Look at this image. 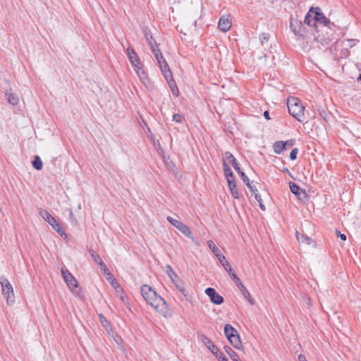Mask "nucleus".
Masks as SVG:
<instances>
[{
  "mask_svg": "<svg viewBox=\"0 0 361 361\" xmlns=\"http://www.w3.org/2000/svg\"><path fill=\"white\" fill-rule=\"evenodd\" d=\"M141 294L147 302L154 310L160 314L167 317L169 307L166 300L149 285H142L140 288Z\"/></svg>",
  "mask_w": 361,
  "mask_h": 361,
  "instance_id": "nucleus-1",
  "label": "nucleus"
},
{
  "mask_svg": "<svg viewBox=\"0 0 361 361\" xmlns=\"http://www.w3.org/2000/svg\"><path fill=\"white\" fill-rule=\"evenodd\" d=\"M304 22L309 26L314 27L317 32H319L321 28L329 27L331 24L330 20L317 9H310L305 18Z\"/></svg>",
  "mask_w": 361,
  "mask_h": 361,
  "instance_id": "nucleus-2",
  "label": "nucleus"
},
{
  "mask_svg": "<svg viewBox=\"0 0 361 361\" xmlns=\"http://www.w3.org/2000/svg\"><path fill=\"white\" fill-rule=\"evenodd\" d=\"M61 273L72 294L77 298L82 299L84 297L83 291L75 277L65 268L61 269Z\"/></svg>",
  "mask_w": 361,
  "mask_h": 361,
  "instance_id": "nucleus-3",
  "label": "nucleus"
},
{
  "mask_svg": "<svg viewBox=\"0 0 361 361\" xmlns=\"http://www.w3.org/2000/svg\"><path fill=\"white\" fill-rule=\"evenodd\" d=\"M39 214L41 217L47 222L54 230H55L62 238H67V234L63 230L61 225L56 219L46 209H40Z\"/></svg>",
  "mask_w": 361,
  "mask_h": 361,
  "instance_id": "nucleus-4",
  "label": "nucleus"
},
{
  "mask_svg": "<svg viewBox=\"0 0 361 361\" xmlns=\"http://www.w3.org/2000/svg\"><path fill=\"white\" fill-rule=\"evenodd\" d=\"M166 219L171 224L176 227L183 235L190 238L195 245H200V243H198L197 239L192 235L190 228L187 225L177 219H173L171 216H167Z\"/></svg>",
  "mask_w": 361,
  "mask_h": 361,
  "instance_id": "nucleus-5",
  "label": "nucleus"
},
{
  "mask_svg": "<svg viewBox=\"0 0 361 361\" xmlns=\"http://www.w3.org/2000/svg\"><path fill=\"white\" fill-rule=\"evenodd\" d=\"M0 283L1 286L2 294L6 299L7 304H13L14 302L15 297L12 285L7 279H3L0 281Z\"/></svg>",
  "mask_w": 361,
  "mask_h": 361,
  "instance_id": "nucleus-6",
  "label": "nucleus"
},
{
  "mask_svg": "<svg viewBox=\"0 0 361 361\" xmlns=\"http://www.w3.org/2000/svg\"><path fill=\"white\" fill-rule=\"evenodd\" d=\"M152 53L154 54L155 59L159 66V68L163 74V75H166L168 77L170 76V68L164 58L162 53L158 49H153Z\"/></svg>",
  "mask_w": 361,
  "mask_h": 361,
  "instance_id": "nucleus-7",
  "label": "nucleus"
},
{
  "mask_svg": "<svg viewBox=\"0 0 361 361\" xmlns=\"http://www.w3.org/2000/svg\"><path fill=\"white\" fill-rule=\"evenodd\" d=\"M287 108L288 113H302L305 111L302 101L294 97L287 99Z\"/></svg>",
  "mask_w": 361,
  "mask_h": 361,
  "instance_id": "nucleus-8",
  "label": "nucleus"
},
{
  "mask_svg": "<svg viewBox=\"0 0 361 361\" xmlns=\"http://www.w3.org/2000/svg\"><path fill=\"white\" fill-rule=\"evenodd\" d=\"M135 71L139 78L140 80L147 88L152 87V82L145 73L142 63L138 66L135 67Z\"/></svg>",
  "mask_w": 361,
  "mask_h": 361,
  "instance_id": "nucleus-9",
  "label": "nucleus"
},
{
  "mask_svg": "<svg viewBox=\"0 0 361 361\" xmlns=\"http://www.w3.org/2000/svg\"><path fill=\"white\" fill-rule=\"evenodd\" d=\"M209 298L210 301L215 305H221L224 302V298L219 295L214 288H207L204 291Z\"/></svg>",
  "mask_w": 361,
  "mask_h": 361,
  "instance_id": "nucleus-10",
  "label": "nucleus"
},
{
  "mask_svg": "<svg viewBox=\"0 0 361 361\" xmlns=\"http://www.w3.org/2000/svg\"><path fill=\"white\" fill-rule=\"evenodd\" d=\"M231 25L232 23L228 16L224 15L219 20L218 27L221 32H226L231 29Z\"/></svg>",
  "mask_w": 361,
  "mask_h": 361,
  "instance_id": "nucleus-11",
  "label": "nucleus"
},
{
  "mask_svg": "<svg viewBox=\"0 0 361 361\" xmlns=\"http://www.w3.org/2000/svg\"><path fill=\"white\" fill-rule=\"evenodd\" d=\"M126 52L130 63L134 67L138 66L142 64V62L139 56H137V54H136L133 49L128 47L126 50Z\"/></svg>",
  "mask_w": 361,
  "mask_h": 361,
  "instance_id": "nucleus-12",
  "label": "nucleus"
},
{
  "mask_svg": "<svg viewBox=\"0 0 361 361\" xmlns=\"http://www.w3.org/2000/svg\"><path fill=\"white\" fill-rule=\"evenodd\" d=\"M290 190L300 200H302L306 197L305 192L294 183H290Z\"/></svg>",
  "mask_w": 361,
  "mask_h": 361,
  "instance_id": "nucleus-13",
  "label": "nucleus"
},
{
  "mask_svg": "<svg viewBox=\"0 0 361 361\" xmlns=\"http://www.w3.org/2000/svg\"><path fill=\"white\" fill-rule=\"evenodd\" d=\"M165 79L166 80L168 84H169V88L172 92V94L176 96V97H178V94H179V91H178V89L176 86V84L172 77V73L170 71V76L168 77L166 75H164Z\"/></svg>",
  "mask_w": 361,
  "mask_h": 361,
  "instance_id": "nucleus-14",
  "label": "nucleus"
},
{
  "mask_svg": "<svg viewBox=\"0 0 361 361\" xmlns=\"http://www.w3.org/2000/svg\"><path fill=\"white\" fill-rule=\"evenodd\" d=\"M228 340L235 348L238 350H240L242 348V343L238 332L235 334L228 337Z\"/></svg>",
  "mask_w": 361,
  "mask_h": 361,
  "instance_id": "nucleus-15",
  "label": "nucleus"
},
{
  "mask_svg": "<svg viewBox=\"0 0 361 361\" xmlns=\"http://www.w3.org/2000/svg\"><path fill=\"white\" fill-rule=\"evenodd\" d=\"M287 145H291L292 143L289 144V142L276 141L274 144V151L276 154H281L285 149Z\"/></svg>",
  "mask_w": 361,
  "mask_h": 361,
  "instance_id": "nucleus-16",
  "label": "nucleus"
},
{
  "mask_svg": "<svg viewBox=\"0 0 361 361\" xmlns=\"http://www.w3.org/2000/svg\"><path fill=\"white\" fill-rule=\"evenodd\" d=\"M223 162L226 163H230L233 167L235 166L236 164H238V161H236L235 158L233 157V155L229 152H226L223 155Z\"/></svg>",
  "mask_w": 361,
  "mask_h": 361,
  "instance_id": "nucleus-17",
  "label": "nucleus"
},
{
  "mask_svg": "<svg viewBox=\"0 0 361 361\" xmlns=\"http://www.w3.org/2000/svg\"><path fill=\"white\" fill-rule=\"evenodd\" d=\"M227 183H228V185L229 190L231 191V195L235 199H238L239 193H238V189H237V187H236V185L235 183V179H233L231 180H228V181H227Z\"/></svg>",
  "mask_w": 361,
  "mask_h": 361,
  "instance_id": "nucleus-18",
  "label": "nucleus"
},
{
  "mask_svg": "<svg viewBox=\"0 0 361 361\" xmlns=\"http://www.w3.org/2000/svg\"><path fill=\"white\" fill-rule=\"evenodd\" d=\"M217 259L227 273L231 272L233 270L231 264L228 262L224 255L222 256H219V258Z\"/></svg>",
  "mask_w": 361,
  "mask_h": 361,
  "instance_id": "nucleus-19",
  "label": "nucleus"
},
{
  "mask_svg": "<svg viewBox=\"0 0 361 361\" xmlns=\"http://www.w3.org/2000/svg\"><path fill=\"white\" fill-rule=\"evenodd\" d=\"M296 238L300 244L310 245L312 241L310 237L306 235L300 234L298 231H296Z\"/></svg>",
  "mask_w": 361,
  "mask_h": 361,
  "instance_id": "nucleus-20",
  "label": "nucleus"
},
{
  "mask_svg": "<svg viewBox=\"0 0 361 361\" xmlns=\"http://www.w3.org/2000/svg\"><path fill=\"white\" fill-rule=\"evenodd\" d=\"M207 243L209 248L211 250V251L213 252V254L216 256V258H219V256L223 255V254H221L220 250L216 247L213 240H207Z\"/></svg>",
  "mask_w": 361,
  "mask_h": 361,
  "instance_id": "nucleus-21",
  "label": "nucleus"
},
{
  "mask_svg": "<svg viewBox=\"0 0 361 361\" xmlns=\"http://www.w3.org/2000/svg\"><path fill=\"white\" fill-rule=\"evenodd\" d=\"M6 96L7 97L8 102L12 105H16L19 102L18 95L11 91L6 92Z\"/></svg>",
  "mask_w": 361,
  "mask_h": 361,
  "instance_id": "nucleus-22",
  "label": "nucleus"
},
{
  "mask_svg": "<svg viewBox=\"0 0 361 361\" xmlns=\"http://www.w3.org/2000/svg\"><path fill=\"white\" fill-rule=\"evenodd\" d=\"M165 271H166V274L169 276V277L170 278V279L171 280V281L173 283H175V281L178 278V276L176 274V273L173 271L171 266L169 265V264L166 265L165 267Z\"/></svg>",
  "mask_w": 361,
  "mask_h": 361,
  "instance_id": "nucleus-23",
  "label": "nucleus"
},
{
  "mask_svg": "<svg viewBox=\"0 0 361 361\" xmlns=\"http://www.w3.org/2000/svg\"><path fill=\"white\" fill-rule=\"evenodd\" d=\"M223 166H224V175L226 176V180L228 181V180H231L235 179L234 176L228 166V164L226 163V162H223Z\"/></svg>",
  "mask_w": 361,
  "mask_h": 361,
  "instance_id": "nucleus-24",
  "label": "nucleus"
},
{
  "mask_svg": "<svg viewBox=\"0 0 361 361\" xmlns=\"http://www.w3.org/2000/svg\"><path fill=\"white\" fill-rule=\"evenodd\" d=\"M224 349L233 361H241L237 353L233 351L229 346L226 345L224 346Z\"/></svg>",
  "mask_w": 361,
  "mask_h": 361,
  "instance_id": "nucleus-25",
  "label": "nucleus"
},
{
  "mask_svg": "<svg viewBox=\"0 0 361 361\" xmlns=\"http://www.w3.org/2000/svg\"><path fill=\"white\" fill-rule=\"evenodd\" d=\"M145 39L152 51H153V49H158L156 42L154 41V39H153L152 36L150 34L146 32Z\"/></svg>",
  "mask_w": 361,
  "mask_h": 361,
  "instance_id": "nucleus-26",
  "label": "nucleus"
},
{
  "mask_svg": "<svg viewBox=\"0 0 361 361\" xmlns=\"http://www.w3.org/2000/svg\"><path fill=\"white\" fill-rule=\"evenodd\" d=\"M238 331L231 324H226L224 326V334L228 338V337L235 334Z\"/></svg>",
  "mask_w": 361,
  "mask_h": 361,
  "instance_id": "nucleus-27",
  "label": "nucleus"
},
{
  "mask_svg": "<svg viewBox=\"0 0 361 361\" xmlns=\"http://www.w3.org/2000/svg\"><path fill=\"white\" fill-rule=\"evenodd\" d=\"M89 253L91 255L94 262L97 263L99 266L104 263L100 256L95 251L90 249L89 250Z\"/></svg>",
  "mask_w": 361,
  "mask_h": 361,
  "instance_id": "nucleus-28",
  "label": "nucleus"
},
{
  "mask_svg": "<svg viewBox=\"0 0 361 361\" xmlns=\"http://www.w3.org/2000/svg\"><path fill=\"white\" fill-rule=\"evenodd\" d=\"M100 322L102 324L104 328L106 330V331L110 334L112 331L111 328L110 327L109 323L107 319L102 314L99 315Z\"/></svg>",
  "mask_w": 361,
  "mask_h": 361,
  "instance_id": "nucleus-29",
  "label": "nucleus"
},
{
  "mask_svg": "<svg viewBox=\"0 0 361 361\" xmlns=\"http://www.w3.org/2000/svg\"><path fill=\"white\" fill-rule=\"evenodd\" d=\"M201 341L202 343L209 350L212 349V347H214L215 345L213 343V342L207 336H202L201 338Z\"/></svg>",
  "mask_w": 361,
  "mask_h": 361,
  "instance_id": "nucleus-30",
  "label": "nucleus"
},
{
  "mask_svg": "<svg viewBox=\"0 0 361 361\" xmlns=\"http://www.w3.org/2000/svg\"><path fill=\"white\" fill-rule=\"evenodd\" d=\"M42 161L39 156H35L32 161L33 167L39 171L42 169Z\"/></svg>",
  "mask_w": 361,
  "mask_h": 361,
  "instance_id": "nucleus-31",
  "label": "nucleus"
},
{
  "mask_svg": "<svg viewBox=\"0 0 361 361\" xmlns=\"http://www.w3.org/2000/svg\"><path fill=\"white\" fill-rule=\"evenodd\" d=\"M357 42L358 41L357 39H344V40L342 41V45L345 47L352 48L353 47H354L357 43Z\"/></svg>",
  "mask_w": 361,
  "mask_h": 361,
  "instance_id": "nucleus-32",
  "label": "nucleus"
},
{
  "mask_svg": "<svg viewBox=\"0 0 361 361\" xmlns=\"http://www.w3.org/2000/svg\"><path fill=\"white\" fill-rule=\"evenodd\" d=\"M211 353L215 355V357L219 360L224 355L223 353L220 352L218 347L215 345L214 347H212V349H211Z\"/></svg>",
  "mask_w": 361,
  "mask_h": 361,
  "instance_id": "nucleus-33",
  "label": "nucleus"
},
{
  "mask_svg": "<svg viewBox=\"0 0 361 361\" xmlns=\"http://www.w3.org/2000/svg\"><path fill=\"white\" fill-rule=\"evenodd\" d=\"M175 286L178 289V290L182 293V294L184 295V296H186V293H185V288L183 287V286L178 281H177V280L175 281V283H173Z\"/></svg>",
  "mask_w": 361,
  "mask_h": 361,
  "instance_id": "nucleus-34",
  "label": "nucleus"
},
{
  "mask_svg": "<svg viewBox=\"0 0 361 361\" xmlns=\"http://www.w3.org/2000/svg\"><path fill=\"white\" fill-rule=\"evenodd\" d=\"M111 285L114 288L116 294H120L123 292V288L120 286V285L117 281Z\"/></svg>",
  "mask_w": 361,
  "mask_h": 361,
  "instance_id": "nucleus-35",
  "label": "nucleus"
},
{
  "mask_svg": "<svg viewBox=\"0 0 361 361\" xmlns=\"http://www.w3.org/2000/svg\"><path fill=\"white\" fill-rule=\"evenodd\" d=\"M240 177L243 182L247 185V188H250V180L245 173H241Z\"/></svg>",
  "mask_w": 361,
  "mask_h": 361,
  "instance_id": "nucleus-36",
  "label": "nucleus"
},
{
  "mask_svg": "<svg viewBox=\"0 0 361 361\" xmlns=\"http://www.w3.org/2000/svg\"><path fill=\"white\" fill-rule=\"evenodd\" d=\"M293 116L300 122H305L306 118L305 114H292Z\"/></svg>",
  "mask_w": 361,
  "mask_h": 361,
  "instance_id": "nucleus-37",
  "label": "nucleus"
},
{
  "mask_svg": "<svg viewBox=\"0 0 361 361\" xmlns=\"http://www.w3.org/2000/svg\"><path fill=\"white\" fill-rule=\"evenodd\" d=\"M99 267H100L102 271L103 272V274L105 276L110 273L109 269L107 268V267L106 266V264L104 263H102L101 265H99Z\"/></svg>",
  "mask_w": 361,
  "mask_h": 361,
  "instance_id": "nucleus-38",
  "label": "nucleus"
},
{
  "mask_svg": "<svg viewBox=\"0 0 361 361\" xmlns=\"http://www.w3.org/2000/svg\"><path fill=\"white\" fill-rule=\"evenodd\" d=\"M240 293H242V295L245 298H248L250 297V294L249 293V291L247 290V288H245V286H244L243 288H241L240 290Z\"/></svg>",
  "mask_w": 361,
  "mask_h": 361,
  "instance_id": "nucleus-39",
  "label": "nucleus"
},
{
  "mask_svg": "<svg viewBox=\"0 0 361 361\" xmlns=\"http://www.w3.org/2000/svg\"><path fill=\"white\" fill-rule=\"evenodd\" d=\"M183 118V114H173V121L175 122H180Z\"/></svg>",
  "mask_w": 361,
  "mask_h": 361,
  "instance_id": "nucleus-40",
  "label": "nucleus"
},
{
  "mask_svg": "<svg viewBox=\"0 0 361 361\" xmlns=\"http://www.w3.org/2000/svg\"><path fill=\"white\" fill-rule=\"evenodd\" d=\"M298 149L296 148L292 149L290 153V159L291 160H295L297 158Z\"/></svg>",
  "mask_w": 361,
  "mask_h": 361,
  "instance_id": "nucleus-41",
  "label": "nucleus"
},
{
  "mask_svg": "<svg viewBox=\"0 0 361 361\" xmlns=\"http://www.w3.org/2000/svg\"><path fill=\"white\" fill-rule=\"evenodd\" d=\"M233 281L236 286L238 288L239 290L245 286L238 277Z\"/></svg>",
  "mask_w": 361,
  "mask_h": 361,
  "instance_id": "nucleus-42",
  "label": "nucleus"
},
{
  "mask_svg": "<svg viewBox=\"0 0 361 361\" xmlns=\"http://www.w3.org/2000/svg\"><path fill=\"white\" fill-rule=\"evenodd\" d=\"M233 281L236 286L238 288L239 290L245 286L238 277Z\"/></svg>",
  "mask_w": 361,
  "mask_h": 361,
  "instance_id": "nucleus-43",
  "label": "nucleus"
},
{
  "mask_svg": "<svg viewBox=\"0 0 361 361\" xmlns=\"http://www.w3.org/2000/svg\"><path fill=\"white\" fill-rule=\"evenodd\" d=\"M233 281L236 286L238 288L239 290L245 286L238 277Z\"/></svg>",
  "mask_w": 361,
  "mask_h": 361,
  "instance_id": "nucleus-44",
  "label": "nucleus"
},
{
  "mask_svg": "<svg viewBox=\"0 0 361 361\" xmlns=\"http://www.w3.org/2000/svg\"><path fill=\"white\" fill-rule=\"evenodd\" d=\"M106 279L108 281L110 282L111 284H112L113 283L116 281V280L115 279L114 276L111 274V272L109 274H108L107 275H106Z\"/></svg>",
  "mask_w": 361,
  "mask_h": 361,
  "instance_id": "nucleus-45",
  "label": "nucleus"
},
{
  "mask_svg": "<svg viewBox=\"0 0 361 361\" xmlns=\"http://www.w3.org/2000/svg\"><path fill=\"white\" fill-rule=\"evenodd\" d=\"M228 274L233 281H235L238 277L234 272L233 269L231 272H228Z\"/></svg>",
  "mask_w": 361,
  "mask_h": 361,
  "instance_id": "nucleus-46",
  "label": "nucleus"
},
{
  "mask_svg": "<svg viewBox=\"0 0 361 361\" xmlns=\"http://www.w3.org/2000/svg\"><path fill=\"white\" fill-rule=\"evenodd\" d=\"M118 296H119V298H121V300L123 302H127V298L123 294V291L120 293V294H117Z\"/></svg>",
  "mask_w": 361,
  "mask_h": 361,
  "instance_id": "nucleus-47",
  "label": "nucleus"
},
{
  "mask_svg": "<svg viewBox=\"0 0 361 361\" xmlns=\"http://www.w3.org/2000/svg\"><path fill=\"white\" fill-rule=\"evenodd\" d=\"M233 168H234V169L238 172V173L240 176L241 175V173H243V172L241 171V169H240V166H239L238 164H236V166H233Z\"/></svg>",
  "mask_w": 361,
  "mask_h": 361,
  "instance_id": "nucleus-48",
  "label": "nucleus"
},
{
  "mask_svg": "<svg viewBox=\"0 0 361 361\" xmlns=\"http://www.w3.org/2000/svg\"><path fill=\"white\" fill-rule=\"evenodd\" d=\"M255 197L256 199V200L258 202H260L262 200V197H261V195L257 192V193H255Z\"/></svg>",
  "mask_w": 361,
  "mask_h": 361,
  "instance_id": "nucleus-49",
  "label": "nucleus"
},
{
  "mask_svg": "<svg viewBox=\"0 0 361 361\" xmlns=\"http://www.w3.org/2000/svg\"><path fill=\"white\" fill-rule=\"evenodd\" d=\"M298 360L299 361H307L305 357L303 355H300L298 356Z\"/></svg>",
  "mask_w": 361,
  "mask_h": 361,
  "instance_id": "nucleus-50",
  "label": "nucleus"
},
{
  "mask_svg": "<svg viewBox=\"0 0 361 361\" xmlns=\"http://www.w3.org/2000/svg\"><path fill=\"white\" fill-rule=\"evenodd\" d=\"M315 39L320 42L321 43H324V40L322 38H320L319 35L315 36Z\"/></svg>",
  "mask_w": 361,
  "mask_h": 361,
  "instance_id": "nucleus-51",
  "label": "nucleus"
},
{
  "mask_svg": "<svg viewBox=\"0 0 361 361\" xmlns=\"http://www.w3.org/2000/svg\"><path fill=\"white\" fill-rule=\"evenodd\" d=\"M249 188V189L251 190V192H252V193H254V194L257 192V189H255V188H253L251 185H250V188Z\"/></svg>",
  "mask_w": 361,
  "mask_h": 361,
  "instance_id": "nucleus-52",
  "label": "nucleus"
},
{
  "mask_svg": "<svg viewBox=\"0 0 361 361\" xmlns=\"http://www.w3.org/2000/svg\"><path fill=\"white\" fill-rule=\"evenodd\" d=\"M249 188V189L251 190V192H252V193H254V194L257 192V189H255V188H253L251 185H250V188Z\"/></svg>",
  "mask_w": 361,
  "mask_h": 361,
  "instance_id": "nucleus-53",
  "label": "nucleus"
},
{
  "mask_svg": "<svg viewBox=\"0 0 361 361\" xmlns=\"http://www.w3.org/2000/svg\"><path fill=\"white\" fill-rule=\"evenodd\" d=\"M259 207L261 208V209L265 210L266 208H265V206L264 205V204L262 203V201L259 202Z\"/></svg>",
  "mask_w": 361,
  "mask_h": 361,
  "instance_id": "nucleus-54",
  "label": "nucleus"
},
{
  "mask_svg": "<svg viewBox=\"0 0 361 361\" xmlns=\"http://www.w3.org/2000/svg\"><path fill=\"white\" fill-rule=\"evenodd\" d=\"M339 236H340L341 240H346V236H345V234L339 233Z\"/></svg>",
  "mask_w": 361,
  "mask_h": 361,
  "instance_id": "nucleus-55",
  "label": "nucleus"
},
{
  "mask_svg": "<svg viewBox=\"0 0 361 361\" xmlns=\"http://www.w3.org/2000/svg\"><path fill=\"white\" fill-rule=\"evenodd\" d=\"M69 214H70V218H71V219H75L74 215H73V212H72V210H71V209H70V210H69Z\"/></svg>",
  "mask_w": 361,
  "mask_h": 361,
  "instance_id": "nucleus-56",
  "label": "nucleus"
},
{
  "mask_svg": "<svg viewBox=\"0 0 361 361\" xmlns=\"http://www.w3.org/2000/svg\"><path fill=\"white\" fill-rule=\"evenodd\" d=\"M219 361H228V359L224 355Z\"/></svg>",
  "mask_w": 361,
  "mask_h": 361,
  "instance_id": "nucleus-57",
  "label": "nucleus"
},
{
  "mask_svg": "<svg viewBox=\"0 0 361 361\" xmlns=\"http://www.w3.org/2000/svg\"><path fill=\"white\" fill-rule=\"evenodd\" d=\"M264 116L267 120L271 119V118L269 117V114H264Z\"/></svg>",
  "mask_w": 361,
  "mask_h": 361,
  "instance_id": "nucleus-58",
  "label": "nucleus"
},
{
  "mask_svg": "<svg viewBox=\"0 0 361 361\" xmlns=\"http://www.w3.org/2000/svg\"><path fill=\"white\" fill-rule=\"evenodd\" d=\"M248 300V301L250 302V304H254V301L252 300L251 297L247 298Z\"/></svg>",
  "mask_w": 361,
  "mask_h": 361,
  "instance_id": "nucleus-59",
  "label": "nucleus"
},
{
  "mask_svg": "<svg viewBox=\"0 0 361 361\" xmlns=\"http://www.w3.org/2000/svg\"><path fill=\"white\" fill-rule=\"evenodd\" d=\"M121 340V338L119 336H116V338H115V341L116 343H118Z\"/></svg>",
  "mask_w": 361,
  "mask_h": 361,
  "instance_id": "nucleus-60",
  "label": "nucleus"
},
{
  "mask_svg": "<svg viewBox=\"0 0 361 361\" xmlns=\"http://www.w3.org/2000/svg\"><path fill=\"white\" fill-rule=\"evenodd\" d=\"M78 209H81V204H79L78 206Z\"/></svg>",
  "mask_w": 361,
  "mask_h": 361,
  "instance_id": "nucleus-61",
  "label": "nucleus"
},
{
  "mask_svg": "<svg viewBox=\"0 0 361 361\" xmlns=\"http://www.w3.org/2000/svg\"><path fill=\"white\" fill-rule=\"evenodd\" d=\"M358 80H361V73L360 74L358 78H357Z\"/></svg>",
  "mask_w": 361,
  "mask_h": 361,
  "instance_id": "nucleus-62",
  "label": "nucleus"
},
{
  "mask_svg": "<svg viewBox=\"0 0 361 361\" xmlns=\"http://www.w3.org/2000/svg\"><path fill=\"white\" fill-rule=\"evenodd\" d=\"M264 114L269 113L267 111H264Z\"/></svg>",
  "mask_w": 361,
  "mask_h": 361,
  "instance_id": "nucleus-63",
  "label": "nucleus"
}]
</instances>
